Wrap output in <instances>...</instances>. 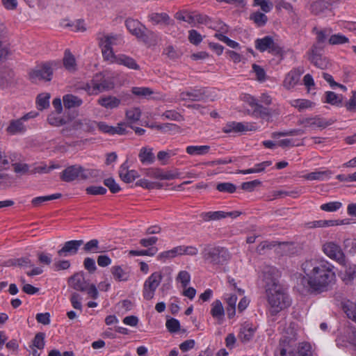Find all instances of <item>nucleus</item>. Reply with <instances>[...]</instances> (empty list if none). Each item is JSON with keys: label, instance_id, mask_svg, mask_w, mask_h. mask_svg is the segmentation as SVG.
I'll return each mask as SVG.
<instances>
[{"label": "nucleus", "instance_id": "f257e3e1", "mask_svg": "<svg viewBox=\"0 0 356 356\" xmlns=\"http://www.w3.org/2000/svg\"><path fill=\"white\" fill-rule=\"evenodd\" d=\"M334 268L332 264L322 258L305 260L302 270L306 275L309 290L316 293L326 291L336 279Z\"/></svg>", "mask_w": 356, "mask_h": 356}, {"label": "nucleus", "instance_id": "f03ea898", "mask_svg": "<svg viewBox=\"0 0 356 356\" xmlns=\"http://www.w3.org/2000/svg\"><path fill=\"white\" fill-rule=\"evenodd\" d=\"M266 295L271 315H276L291 305L290 299L281 285L267 288Z\"/></svg>", "mask_w": 356, "mask_h": 356}, {"label": "nucleus", "instance_id": "7ed1b4c3", "mask_svg": "<svg viewBox=\"0 0 356 356\" xmlns=\"http://www.w3.org/2000/svg\"><path fill=\"white\" fill-rule=\"evenodd\" d=\"M115 88L114 81L111 78L106 77L102 73H97L92 79L82 87L88 95H97Z\"/></svg>", "mask_w": 356, "mask_h": 356}, {"label": "nucleus", "instance_id": "20e7f679", "mask_svg": "<svg viewBox=\"0 0 356 356\" xmlns=\"http://www.w3.org/2000/svg\"><path fill=\"white\" fill-rule=\"evenodd\" d=\"M68 285L73 289L86 292L88 296L92 299H97L99 296V292L95 284H90L88 280L85 277L83 272H79L74 273L67 280Z\"/></svg>", "mask_w": 356, "mask_h": 356}, {"label": "nucleus", "instance_id": "39448f33", "mask_svg": "<svg viewBox=\"0 0 356 356\" xmlns=\"http://www.w3.org/2000/svg\"><path fill=\"white\" fill-rule=\"evenodd\" d=\"M202 254L205 261L213 265H223L230 259L228 250L222 247L207 246Z\"/></svg>", "mask_w": 356, "mask_h": 356}, {"label": "nucleus", "instance_id": "423d86ee", "mask_svg": "<svg viewBox=\"0 0 356 356\" xmlns=\"http://www.w3.org/2000/svg\"><path fill=\"white\" fill-rule=\"evenodd\" d=\"M120 38V35L115 34H105L104 33L97 34L98 44L102 49L104 60H109L114 58L115 54L112 46L119 44Z\"/></svg>", "mask_w": 356, "mask_h": 356}, {"label": "nucleus", "instance_id": "0eeeda50", "mask_svg": "<svg viewBox=\"0 0 356 356\" xmlns=\"http://www.w3.org/2000/svg\"><path fill=\"white\" fill-rule=\"evenodd\" d=\"M54 66H56L55 63L47 62L35 67L29 73V79L33 83L50 81L53 76Z\"/></svg>", "mask_w": 356, "mask_h": 356}, {"label": "nucleus", "instance_id": "6e6552de", "mask_svg": "<svg viewBox=\"0 0 356 356\" xmlns=\"http://www.w3.org/2000/svg\"><path fill=\"white\" fill-rule=\"evenodd\" d=\"M126 26L129 31L144 42H148V39L155 38V34L148 31L145 26L137 20L128 19L125 22Z\"/></svg>", "mask_w": 356, "mask_h": 356}, {"label": "nucleus", "instance_id": "1a4fd4ad", "mask_svg": "<svg viewBox=\"0 0 356 356\" xmlns=\"http://www.w3.org/2000/svg\"><path fill=\"white\" fill-rule=\"evenodd\" d=\"M37 115V113L29 112L18 119L11 120L6 129V133L11 136L25 133L26 131V126L24 124V122L34 118Z\"/></svg>", "mask_w": 356, "mask_h": 356}, {"label": "nucleus", "instance_id": "9d476101", "mask_svg": "<svg viewBox=\"0 0 356 356\" xmlns=\"http://www.w3.org/2000/svg\"><path fill=\"white\" fill-rule=\"evenodd\" d=\"M323 253L330 259L342 266L346 265V256L338 244L333 241L325 243L322 246Z\"/></svg>", "mask_w": 356, "mask_h": 356}, {"label": "nucleus", "instance_id": "9b49d317", "mask_svg": "<svg viewBox=\"0 0 356 356\" xmlns=\"http://www.w3.org/2000/svg\"><path fill=\"white\" fill-rule=\"evenodd\" d=\"M163 275L161 272L153 273L144 282L143 296L145 300H152L157 287L161 284Z\"/></svg>", "mask_w": 356, "mask_h": 356}, {"label": "nucleus", "instance_id": "f8f14e48", "mask_svg": "<svg viewBox=\"0 0 356 356\" xmlns=\"http://www.w3.org/2000/svg\"><path fill=\"white\" fill-rule=\"evenodd\" d=\"M321 48L314 44L308 51V60L316 67L325 70L331 66L329 59L321 54Z\"/></svg>", "mask_w": 356, "mask_h": 356}, {"label": "nucleus", "instance_id": "ddd939ff", "mask_svg": "<svg viewBox=\"0 0 356 356\" xmlns=\"http://www.w3.org/2000/svg\"><path fill=\"white\" fill-rule=\"evenodd\" d=\"M255 48L264 52L266 50L274 55H280L282 53V48L274 42L270 36H265L263 38L257 39L255 41Z\"/></svg>", "mask_w": 356, "mask_h": 356}, {"label": "nucleus", "instance_id": "4468645a", "mask_svg": "<svg viewBox=\"0 0 356 356\" xmlns=\"http://www.w3.org/2000/svg\"><path fill=\"white\" fill-rule=\"evenodd\" d=\"M86 176L83 174V167L79 165H73L66 168L60 174V179L65 182L74 180H83Z\"/></svg>", "mask_w": 356, "mask_h": 356}, {"label": "nucleus", "instance_id": "2eb2a0df", "mask_svg": "<svg viewBox=\"0 0 356 356\" xmlns=\"http://www.w3.org/2000/svg\"><path fill=\"white\" fill-rule=\"evenodd\" d=\"M262 274L266 290L267 288H273L280 285L277 280L280 277V272L275 267L271 266H264Z\"/></svg>", "mask_w": 356, "mask_h": 356}, {"label": "nucleus", "instance_id": "dca6fc26", "mask_svg": "<svg viewBox=\"0 0 356 356\" xmlns=\"http://www.w3.org/2000/svg\"><path fill=\"white\" fill-rule=\"evenodd\" d=\"M334 120L330 119L326 120L320 115H316L312 118H305L298 121L299 124H302L305 127L318 128L324 129L328 126L332 124Z\"/></svg>", "mask_w": 356, "mask_h": 356}, {"label": "nucleus", "instance_id": "f3484780", "mask_svg": "<svg viewBox=\"0 0 356 356\" xmlns=\"http://www.w3.org/2000/svg\"><path fill=\"white\" fill-rule=\"evenodd\" d=\"M207 97L206 88H193L187 91L181 92L179 95V99L181 101L199 102L204 100Z\"/></svg>", "mask_w": 356, "mask_h": 356}, {"label": "nucleus", "instance_id": "a211bd4d", "mask_svg": "<svg viewBox=\"0 0 356 356\" xmlns=\"http://www.w3.org/2000/svg\"><path fill=\"white\" fill-rule=\"evenodd\" d=\"M83 244V240H72L66 241L63 248L57 252L58 255L60 257L75 255Z\"/></svg>", "mask_w": 356, "mask_h": 356}, {"label": "nucleus", "instance_id": "6ab92c4d", "mask_svg": "<svg viewBox=\"0 0 356 356\" xmlns=\"http://www.w3.org/2000/svg\"><path fill=\"white\" fill-rule=\"evenodd\" d=\"M257 126L254 123L230 122L225 124L222 131L225 133L244 132L256 130Z\"/></svg>", "mask_w": 356, "mask_h": 356}, {"label": "nucleus", "instance_id": "aec40b11", "mask_svg": "<svg viewBox=\"0 0 356 356\" xmlns=\"http://www.w3.org/2000/svg\"><path fill=\"white\" fill-rule=\"evenodd\" d=\"M96 127H98L101 131L111 135H124L127 133L125 129V123L122 122L118 123L116 127H113L104 122H97Z\"/></svg>", "mask_w": 356, "mask_h": 356}, {"label": "nucleus", "instance_id": "412c9836", "mask_svg": "<svg viewBox=\"0 0 356 356\" xmlns=\"http://www.w3.org/2000/svg\"><path fill=\"white\" fill-rule=\"evenodd\" d=\"M97 102L100 106L106 110H113L120 106L121 99L113 95H106L101 96Z\"/></svg>", "mask_w": 356, "mask_h": 356}, {"label": "nucleus", "instance_id": "4be33fe9", "mask_svg": "<svg viewBox=\"0 0 356 356\" xmlns=\"http://www.w3.org/2000/svg\"><path fill=\"white\" fill-rule=\"evenodd\" d=\"M111 63H115L119 65H122L129 69L138 70L140 66L137 64L136 61L131 57L126 56L124 54H120L118 56H114V58L109 60Z\"/></svg>", "mask_w": 356, "mask_h": 356}, {"label": "nucleus", "instance_id": "5701e85b", "mask_svg": "<svg viewBox=\"0 0 356 356\" xmlns=\"http://www.w3.org/2000/svg\"><path fill=\"white\" fill-rule=\"evenodd\" d=\"M256 330V327L249 323H245L241 325L238 334V339L243 343L250 341L253 337Z\"/></svg>", "mask_w": 356, "mask_h": 356}, {"label": "nucleus", "instance_id": "b1692460", "mask_svg": "<svg viewBox=\"0 0 356 356\" xmlns=\"http://www.w3.org/2000/svg\"><path fill=\"white\" fill-rule=\"evenodd\" d=\"M286 246H288V243L286 242L278 243L277 241H265L259 244L257 247L256 251L259 254H263L265 253L266 250L275 248V250L279 252L278 249H281L282 247Z\"/></svg>", "mask_w": 356, "mask_h": 356}, {"label": "nucleus", "instance_id": "393cba45", "mask_svg": "<svg viewBox=\"0 0 356 356\" xmlns=\"http://www.w3.org/2000/svg\"><path fill=\"white\" fill-rule=\"evenodd\" d=\"M127 162L124 163L120 168L119 175L121 179L126 183H131L139 177L138 173L134 170H127Z\"/></svg>", "mask_w": 356, "mask_h": 356}, {"label": "nucleus", "instance_id": "a878e982", "mask_svg": "<svg viewBox=\"0 0 356 356\" xmlns=\"http://www.w3.org/2000/svg\"><path fill=\"white\" fill-rule=\"evenodd\" d=\"M301 73L302 72L299 70H293L289 72L284 80V87L287 90L293 88L299 81Z\"/></svg>", "mask_w": 356, "mask_h": 356}, {"label": "nucleus", "instance_id": "bb28decb", "mask_svg": "<svg viewBox=\"0 0 356 356\" xmlns=\"http://www.w3.org/2000/svg\"><path fill=\"white\" fill-rule=\"evenodd\" d=\"M332 175V172L330 170H316L314 172H309L303 176V177L309 181H325L329 179Z\"/></svg>", "mask_w": 356, "mask_h": 356}, {"label": "nucleus", "instance_id": "cd10ccee", "mask_svg": "<svg viewBox=\"0 0 356 356\" xmlns=\"http://www.w3.org/2000/svg\"><path fill=\"white\" fill-rule=\"evenodd\" d=\"M138 158L143 164H152L155 161V156L153 148L149 147H143L138 154Z\"/></svg>", "mask_w": 356, "mask_h": 356}, {"label": "nucleus", "instance_id": "c85d7f7f", "mask_svg": "<svg viewBox=\"0 0 356 356\" xmlns=\"http://www.w3.org/2000/svg\"><path fill=\"white\" fill-rule=\"evenodd\" d=\"M83 250L86 253H102L106 252L105 248L99 245L97 239L94 238L88 241L86 243H83Z\"/></svg>", "mask_w": 356, "mask_h": 356}, {"label": "nucleus", "instance_id": "c756f323", "mask_svg": "<svg viewBox=\"0 0 356 356\" xmlns=\"http://www.w3.org/2000/svg\"><path fill=\"white\" fill-rule=\"evenodd\" d=\"M6 26L0 22V59L6 58L10 53L6 41Z\"/></svg>", "mask_w": 356, "mask_h": 356}, {"label": "nucleus", "instance_id": "7c9ffc66", "mask_svg": "<svg viewBox=\"0 0 356 356\" xmlns=\"http://www.w3.org/2000/svg\"><path fill=\"white\" fill-rule=\"evenodd\" d=\"M348 222H346L345 220H316L310 222V227H333L339 225H345Z\"/></svg>", "mask_w": 356, "mask_h": 356}, {"label": "nucleus", "instance_id": "2f4dec72", "mask_svg": "<svg viewBox=\"0 0 356 356\" xmlns=\"http://www.w3.org/2000/svg\"><path fill=\"white\" fill-rule=\"evenodd\" d=\"M211 316L219 321H222L225 316V310L219 300H215L211 305Z\"/></svg>", "mask_w": 356, "mask_h": 356}, {"label": "nucleus", "instance_id": "473e14b6", "mask_svg": "<svg viewBox=\"0 0 356 356\" xmlns=\"http://www.w3.org/2000/svg\"><path fill=\"white\" fill-rule=\"evenodd\" d=\"M82 103V99L77 96L68 94L63 97V104L65 108H72L79 107Z\"/></svg>", "mask_w": 356, "mask_h": 356}, {"label": "nucleus", "instance_id": "72a5a7b5", "mask_svg": "<svg viewBox=\"0 0 356 356\" xmlns=\"http://www.w3.org/2000/svg\"><path fill=\"white\" fill-rule=\"evenodd\" d=\"M210 149L209 145H191L186 147V152L192 156L205 155L209 152Z\"/></svg>", "mask_w": 356, "mask_h": 356}, {"label": "nucleus", "instance_id": "f704fd0d", "mask_svg": "<svg viewBox=\"0 0 356 356\" xmlns=\"http://www.w3.org/2000/svg\"><path fill=\"white\" fill-rule=\"evenodd\" d=\"M342 309L348 318L356 322V304L347 300L342 302Z\"/></svg>", "mask_w": 356, "mask_h": 356}, {"label": "nucleus", "instance_id": "c9c22d12", "mask_svg": "<svg viewBox=\"0 0 356 356\" xmlns=\"http://www.w3.org/2000/svg\"><path fill=\"white\" fill-rule=\"evenodd\" d=\"M175 249L177 254V257L181 255L195 256L198 253L197 248L196 247L191 245H179L175 247Z\"/></svg>", "mask_w": 356, "mask_h": 356}, {"label": "nucleus", "instance_id": "e433bc0d", "mask_svg": "<svg viewBox=\"0 0 356 356\" xmlns=\"http://www.w3.org/2000/svg\"><path fill=\"white\" fill-rule=\"evenodd\" d=\"M63 65L69 71H74L76 70V60L70 49H66L65 51Z\"/></svg>", "mask_w": 356, "mask_h": 356}, {"label": "nucleus", "instance_id": "4c0bfd02", "mask_svg": "<svg viewBox=\"0 0 356 356\" xmlns=\"http://www.w3.org/2000/svg\"><path fill=\"white\" fill-rule=\"evenodd\" d=\"M13 72L9 69H3L0 71V86L2 88L7 87L13 78Z\"/></svg>", "mask_w": 356, "mask_h": 356}, {"label": "nucleus", "instance_id": "58836bf2", "mask_svg": "<svg viewBox=\"0 0 356 356\" xmlns=\"http://www.w3.org/2000/svg\"><path fill=\"white\" fill-rule=\"evenodd\" d=\"M200 217L202 219L205 221H211V220H218L222 218H225V215L224 214V211H209V212H204L200 214Z\"/></svg>", "mask_w": 356, "mask_h": 356}, {"label": "nucleus", "instance_id": "ea45409f", "mask_svg": "<svg viewBox=\"0 0 356 356\" xmlns=\"http://www.w3.org/2000/svg\"><path fill=\"white\" fill-rule=\"evenodd\" d=\"M61 195H62L60 193H56L47 196L37 197L31 200V204H33V207H40L44 202L58 199L61 197Z\"/></svg>", "mask_w": 356, "mask_h": 356}, {"label": "nucleus", "instance_id": "a19ab883", "mask_svg": "<svg viewBox=\"0 0 356 356\" xmlns=\"http://www.w3.org/2000/svg\"><path fill=\"white\" fill-rule=\"evenodd\" d=\"M177 149L160 151L157 154V159L161 161L163 165H165L168 163L170 157L177 155Z\"/></svg>", "mask_w": 356, "mask_h": 356}, {"label": "nucleus", "instance_id": "79ce46f5", "mask_svg": "<svg viewBox=\"0 0 356 356\" xmlns=\"http://www.w3.org/2000/svg\"><path fill=\"white\" fill-rule=\"evenodd\" d=\"M154 127L163 132V133H174L179 131V127L175 124L172 123H164L161 124H156Z\"/></svg>", "mask_w": 356, "mask_h": 356}, {"label": "nucleus", "instance_id": "37998d69", "mask_svg": "<svg viewBox=\"0 0 356 356\" xmlns=\"http://www.w3.org/2000/svg\"><path fill=\"white\" fill-rule=\"evenodd\" d=\"M111 273L114 278L119 282L128 280L129 275L120 266H115L111 268Z\"/></svg>", "mask_w": 356, "mask_h": 356}, {"label": "nucleus", "instance_id": "c03bdc74", "mask_svg": "<svg viewBox=\"0 0 356 356\" xmlns=\"http://www.w3.org/2000/svg\"><path fill=\"white\" fill-rule=\"evenodd\" d=\"M291 105L295 108H297L299 111H302L306 108H312L314 104L307 99H293L290 102Z\"/></svg>", "mask_w": 356, "mask_h": 356}, {"label": "nucleus", "instance_id": "a18cd8bd", "mask_svg": "<svg viewBox=\"0 0 356 356\" xmlns=\"http://www.w3.org/2000/svg\"><path fill=\"white\" fill-rule=\"evenodd\" d=\"M327 8V2L324 0H318L312 3L310 6L311 12L317 15Z\"/></svg>", "mask_w": 356, "mask_h": 356}, {"label": "nucleus", "instance_id": "49530a36", "mask_svg": "<svg viewBox=\"0 0 356 356\" xmlns=\"http://www.w3.org/2000/svg\"><path fill=\"white\" fill-rule=\"evenodd\" d=\"M325 102L332 105L339 106L342 102V96L338 95L334 92L327 91L325 92Z\"/></svg>", "mask_w": 356, "mask_h": 356}, {"label": "nucleus", "instance_id": "de8ad7c7", "mask_svg": "<svg viewBox=\"0 0 356 356\" xmlns=\"http://www.w3.org/2000/svg\"><path fill=\"white\" fill-rule=\"evenodd\" d=\"M141 112L139 108H132L126 111V118L129 123H134L139 120Z\"/></svg>", "mask_w": 356, "mask_h": 356}, {"label": "nucleus", "instance_id": "09e8293b", "mask_svg": "<svg viewBox=\"0 0 356 356\" xmlns=\"http://www.w3.org/2000/svg\"><path fill=\"white\" fill-rule=\"evenodd\" d=\"M50 95L49 93H42L38 95L36 103L40 110L47 108L49 106Z\"/></svg>", "mask_w": 356, "mask_h": 356}, {"label": "nucleus", "instance_id": "8fccbe9b", "mask_svg": "<svg viewBox=\"0 0 356 356\" xmlns=\"http://www.w3.org/2000/svg\"><path fill=\"white\" fill-rule=\"evenodd\" d=\"M149 18L152 22H154L156 24H169V16L164 13H152Z\"/></svg>", "mask_w": 356, "mask_h": 356}, {"label": "nucleus", "instance_id": "3c124183", "mask_svg": "<svg viewBox=\"0 0 356 356\" xmlns=\"http://www.w3.org/2000/svg\"><path fill=\"white\" fill-rule=\"evenodd\" d=\"M250 19L252 20L258 26H264L268 21L267 16L260 12L252 13L250 15Z\"/></svg>", "mask_w": 356, "mask_h": 356}, {"label": "nucleus", "instance_id": "603ef678", "mask_svg": "<svg viewBox=\"0 0 356 356\" xmlns=\"http://www.w3.org/2000/svg\"><path fill=\"white\" fill-rule=\"evenodd\" d=\"M298 356H312V348L310 343L302 342L298 347Z\"/></svg>", "mask_w": 356, "mask_h": 356}, {"label": "nucleus", "instance_id": "864d4df0", "mask_svg": "<svg viewBox=\"0 0 356 356\" xmlns=\"http://www.w3.org/2000/svg\"><path fill=\"white\" fill-rule=\"evenodd\" d=\"M176 281L181 283L182 288L186 289L191 282V275L186 270H181L176 277Z\"/></svg>", "mask_w": 356, "mask_h": 356}, {"label": "nucleus", "instance_id": "5fc2aeb1", "mask_svg": "<svg viewBox=\"0 0 356 356\" xmlns=\"http://www.w3.org/2000/svg\"><path fill=\"white\" fill-rule=\"evenodd\" d=\"M348 42L349 39L341 33L332 35L328 40L329 44L332 45L342 44Z\"/></svg>", "mask_w": 356, "mask_h": 356}, {"label": "nucleus", "instance_id": "6e6d98bb", "mask_svg": "<svg viewBox=\"0 0 356 356\" xmlns=\"http://www.w3.org/2000/svg\"><path fill=\"white\" fill-rule=\"evenodd\" d=\"M48 122L54 126L59 127L65 124V120L60 116V114L56 113H51L48 115Z\"/></svg>", "mask_w": 356, "mask_h": 356}, {"label": "nucleus", "instance_id": "4d7b16f0", "mask_svg": "<svg viewBox=\"0 0 356 356\" xmlns=\"http://www.w3.org/2000/svg\"><path fill=\"white\" fill-rule=\"evenodd\" d=\"M271 164H272V161H264L260 163H257V165L262 166L261 168H250L248 170H238V173L246 175V174L260 172L264 171L266 167L270 166Z\"/></svg>", "mask_w": 356, "mask_h": 356}, {"label": "nucleus", "instance_id": "13d9d810", "mask_svg": "<svg viewBox=\"0 0 356 356\" xmlns=\"http://www.w3.org/2000/svg\"><path fill=\"white\" fill-rule=\"evenodd\" d=\"M131 92L136 96L143 97H146L154 93L153 90L147 87H133Z\"/></svg>", "mask_w": 356, "mask_h": 356}, {"label": "nucleus", "instance_id": "bf43d9fd", "mask_svg": "<svg viewBox=\"0 0 356 356\" xmlns=\"http://www.w3.org/2000/svg\"><path fill=\"white\" fill-rule=\"evenodd\" d=\"M342 207L340 202H330L321 205V209L327 212H334L339 210Z\"/></svg>", "mask_w": 356, "mask_h": 356}, {"label": "nucleus", "instance_id": "052dcab7", "mask_svg": "<svg viewBox=\"0 0 356 356\" xmlns=\"http://www.w3.org/2000/svg\"><path fill=\"white\" fill-rule=\"evenodd\" d=\"M216 189L220 192L233 193L236 191V186L229 182L219 183L216 186Z\"/></svg>", "mask_w": 356, "mask_h": 356}, {"label": "nucleus", "instance_id": "680f3d73", "mask_svg": "<svg viewBox=\"0 0 356 356\" xmlns=\"http://www.w3.org/2000/svg\"><path fill=\"white\" fill-rule=\"evenodd\" d=\"M104 184L108 188L112 193H118L121 190L119 184H117L115 179L112 177L104 179Z\"/></svg>", "mask_w": 356, "mask_h": 356}, {"label": "nucleus", "instance_id": "e2e57ef3", "mask_svg": "<svg viewBox=\"0 0 356 356\" xmlns=\"http://www.w3.org/2000/svg\"><path fill=\"white\" fill-rule=\"evenodd\" d=\"M86 191L87 194L97 195H104L106 193L107 190L106 188L100 186H90L86 188Z\"/></svg>", "mask_w": 356, "mask_h": 356}, {"label": "nucleus", "instance_id": "0e129e2a", "mask_svg": "<svg viewBox=\"0 0 356 356\" xmlns=\"http://www.w3.org/2000/svg\"><path fill=\"white\" fill-rule=\"evenodd\" d=\"M97 122L92 121L88 119L81 120V130L83 131L90 132L96 128Z\"/></svg>", "mask_w": 356, "mask_h": 356}, {"label": "nucleus", "instance_id": "69168bd1", "mask_svg": "<svg viewBox=\"0 0 356 356\" xmlns=\"http://www.w3.org/2000/svg\"><path fill=\"white\" fill-rule=\"evenodd\" d=\"M45 334L43 332H38L35 334L33 340V346L38 349H43L44 347Z\"/></svg>", "mask_w": 356, "mask_h": 356}, {"label": "nucleus", "instance_id": "338daca9", "mask_svg": "<svg viewBox=\"0 0 356 356\" xmlns=\"http://www.w3.org/2000/svg\"><path fill=\"white\" fill-rule=\"evenodd\" d=\"M165 326L170 332H177L180 329L179 321L175 318L167 320Z\"/></svg>", "mask_w": 356, "mask_h": 356}, {"label": "nucleus", "instance_id": "774afa93", "mask_svg": "<svg viewBox=\"0 0 356 356\" xmlns=\"http://www.w3.org/2000/svg\"><path fill=\"white\" fill-rule=\"evenodd\" d=\"M188 40L195 45H198L202 40V35L196 30H191L188 32Z\"/></svg>", "mask_w": 356, "mask_h": 356}]
</instances>
